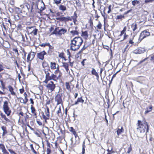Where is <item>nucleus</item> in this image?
Returning <instances> with one entry per match:
<instances>
[{
    "instance_id": "obj_25",
    "label": "nucleus",
    "mask_w": 154,
    "mask_h": 154,
    "mask_svg": "<svg viewBox=\"0 0 154 154\" xmlns=\"http://www.w3.org/2000/svg\"><path fill=\"white\" fill-rule=\"evenodd\" d=\"M62 66L64 67L67 71L68 70V64L66 63H63Z\"/></svg>"
},
{
    "instance_id": "obj_46",
    "label": "nucleus",
    "mask_w": 154,
    "mask_h": 154,
    "mask_svg": "<svg viewBox=\"0 0 154 154\" xmlns=\"http://www.w3.org/2000/svg\"><path fill=\"white\" fill-rule=\"evenodd\" d=\"M111 7H112V6L111 5H110L109 6V7H108V9H109V10L107 12V13L108 14H109V13H110L111 11Z\"/></svg>"
},
{
    "instance_id": "obj_64",
    "label": "nucleus",
    "mask_w": 154,
    "mask_h": 154,
    "mask_svg": "<svg viewBox=\"0 0 154 154\" xmlns=\"http://www.w3.org/2000/svg\"><path fill=\"white\" fill-rule=\"evenodd\" d=\"M78 95V94L77 93H75V98H76L77 97V96Z\"/></svg>"
},
{
    "instance_id": "obj_40",
    "label": "nucleus",
    "mask_w": 154,
    "mask_h": 154,
    "mask_svg": "<svg viewBox=\"0 0 154 154\" xmlns=\"http://www.w3.org/2000/svg\"><path fill=\"white\" fill-rule=\"evenodd\" d=\"M97 27L99 29H100L101 28L102 25L100 23H99L97 26Z\"/></svg>"
},
{
    "instance_id": "obj_6",
    "label": "nucleus",
    "mask_w": 154,
    "mask_h": 154,
    "mask_svg": "<svg viewBox=\"0 0 154 154\" xmlns=\"http://www.w3.org/2000/svg\"><path fill=\"white\" fill-rule=\"evenodd\" d=\"M150 35V32L147 30H146L142 31L140 34V38L142 40L146 37Z\"/></svg>"
},
{
    "instance_id": "obj_21",
    "label": "nucleus",
    "mask_w": 154,
    "mask_h": 154,
    "mask_svg": "<svg viewBox=\"0 0 154 154\" xmlns=\"http://www.w3.org/2000/svg\"><path fill=\"white\" fill-rule=\"evenodd\" d=\"M84 100L82 99V97L78 98L77 101L75 102V104H77L79 102L83 103Z\"/></svg>"
},
{
    "instance_id": "obj_33",
    "label": "nucleus",
    "mask_w": 154,
    "mask_h": 154,
    "mask_svg": "<svg viewBox=\"0 0 154 154\" xmlns=\"http://www.w3.org/2000/svg\"><path fill=\"white\" fill-rule=\"evenodd\" d=\"M30 147L31 148V150L35 154H37V152L36 151L34 150V149L33 147V145L32 144H31L30 145Z\"/></svg>"
},
{
    "instance_id": "obj_45",
    "label": "nucleus",
    "mask_w": 154,
    "mask_h": 154,
    "mask_svg": "<svg viewBox=\"0 0 154 154\" xmlns=\"http://www.w3.org/2000/svg\"><path fill=\"white\" fill-rule=\"evenodd\" d=\"M28 101V99L27 97H25L24 99L23 100V103L26 104Z\"/></svg>"
},
{
    "instance_id": "obj_16",
    "label": "nucleus",
    "mask_w": 154,
    "mask_h": 154,
    "mask_svg": "<svg viewBox=\"0 0 154 154\" xmlns=\"http://www.w3.org/2000/svg\"><path fill=\"white\" fill-rule=\"evenodd\" d=\"M9 91L10 92L11 95H15L16 93L14 91L13 88L11 86H9L8 87Z\"/></svg>"
},
{
    "instance_id": "obj_39",
    "label": "nucleus",
    "mask_w": 154,
    "mask_h": 154,
    "mask_svg": "<svg viewBox=\"0 0 154 154\" xmlns=\"http://www.w3.org/2000/svg\"><path fill=\"white\" fill-rule=\"evenodd\" d=\"M66 88L68 90H70V87L69 83H66Z\"/></svg>"
},
{
    "instance_id": "obj_56",
    "label": "nucleus",
    "mask_w": 154,
    "mask_h": 154,
    "mask_svg": "<svg viewBox=\"0 0 154 154\" xmlns=\"http://www.w3.org/2000/svg\"><path fill=\"white\" fill-rule=\"evenodd\" d=\"M37 124L39 125H42V123L40 121H37Z\"/></svg>"
},
{
    "instance_id": "obj_24",
    "label": "nucleus",
    "mask_w": 154,
    "mask_h": 154,
    "mask_svg": "<svg viewBox=\"0 0 154 154\" xmlns=\"http://www.w3.org/2000/svg\"><path fill=\"white\" fill-rule=\"evenodd\" d=\"M91 73L93 75H95L97 77H98V75L97 73L96 72L94 68H92Z\"/></svg>"
},
{
    "instance_id": "obj_14",
    "label": "nucleus",
    "mask_w": 154,
    "mask_h": 154,
    "mask_svg": "<svg viewBox=\"0 0 154 154\" xmlns=\"http://www.w3.org/2000/svg\"><path fill=\"white\" fill-rule=\"evenodd\" d=\"M67 32V29L64 28H62L58 30V35L61 36L62 35H64Z\"/></svg>"
},
{
    "instance_id": "obj_17",
    "label": "nucleus",
    "mask_w": 154,
    "mask_h": 154,
    "mask_svg": "<svg viewBox=\"0 0 154 154\" xmlns=\"http://www.w3.org/2000/svg\"><path fill=\"white\" fill-rule=\"evenodd\" d=\"M146 80L145 78L143 77H140L138 79L137 82L141 84H143Z\"/></svg>"
},
{
    "instance_id": "obj_30",
    "label": "nucleus",
    "mask_w": 154,
    "mask_h": 154,
    "mask_svg": "<svg viewBox=\"0 0 154 154\" xmlns=\"http://www.w3.org/2000/svg\"><path fill=\"white\" fill-rule=\"evenodd\" d=\"M45 112L46 116L48 117H49L50 116L49 110V108L48 107H46V110L45 111Z\"/></svg>"
},
{
    "instance_id": "obj_2",
    "label": "nucleus",
    "mask_w": 154,
    "mask_h": 154,
    "mask_svg": "<svg viewBox=\"0 0 154 154\" xmlns=\"http://www.w3.org/2000/svg\"><path fill=\"white\" fill-rule=\"evenodd\" d=\"M83 42V40L80 37H75L71 40L70 44V49L73 51H76L79 49Z\"/></svg>"
},
{
    "instance_id": "obj_38",
    "label": "nucleus",
    "mask_w": 154,
    "mask_h": 154,
    "mask_svg": "<svg viewBox=\"0 0 154 154\" xmlns=\"http://www.w3.org/2000/svg\"><path fill=\"white\" fill-rule=\"evenodd\" d=\"M57 29H56L54 30V32H52V34H55L56 35H58V31H57L56 30Z\"/></svg>"
},
{
    "instance_id": "obj_29",
    "label": "nucleus",
    "mask_w": 154,
    "mask_h": 154,
    "mask_svg": "<svg viewBox=\"0 0 154 154\" xmlns=\"http://www.w3.org/2000/svg\"><path fill=\"white\" fill-rule=\"evenodd\" d=\"M82 35L84 37L85 39L87 38L88 37V33L87 32L85 31L82 33Z\"/></svg>"
},
{
    "instance_id": "obj_43",
    "label": "nucleus",
    "mask_w": 154,
    "mask_h": 154,
    "mask_svg": "<svg viewBox=\"0 0 154 154\" xmlns=\"http://www.w3.org/2000/svg\"><path fill=\"white\" fill-rule=\"evenodd\" d=\"M107 151L108 152V153H107V154H111L112 153H114V152L112 150H111V149L110 150L109 149H107Z\"/></svg>"
},
{
    "instance_id": "obj_52",
    "label": "nucleus",
    "mask_w": 154,
    "mask_h": 154,
    "mask_svg": "<svg viewBox=\"0 0 154 154\" xmlns=\"http://www.w3.org/2000/svg\"><path fill=\"white\" fill-rule=\"evenodd\" d=\"M85 145H83L82 146V154H84L85 149Z\"/></svg>"
},
{
    "instance_id": "obj_55",
    "label": "nucleus",
    "mask_w": 154,
    "mask_h": 154,
    "mask_svg": "<svg viewBox=\"0 0 154 154\" xmlns=\"http://www.w3.org/2000/svg\"><path fill=\"white\" fill-rule=\"evenodd\" d=\"M30 103L32 104H34V102L33 101V99L31 98L30 99Z\"/></svg>"
},
{
    "instance_id": "obj_23",
    "label": "nucleus",
    "mask_w": 154,
    "mask_h": 154,
    "mask_svg": "<svg viewBox=\"0 0 154 154\" xmlns=\"http://www.w3.org/2000/svg\"><path fill=\"white\" fill-rule=\"evenodd\" d=\"M1 116L2 118L4 119L6 122H10V120L6 117L5 115L2 114H1Z\"/></svg>"
},
{
    "instance_id": "obj_4",
    "label": "nucleus",
    "mask_w": 154,
    "mask_h": 154,
    "mask_svg": "<svg viewBox=\"0 0 154 154\" xmlns=\"http://www.w3.org/2000/svg\"><path fill=\"white\" fill-rule=\"evenodd\" d=\"M3 108L5 113L7 116H9L10 115L11 111L8 106V101H5L4 102L3 105Z\"/></svg>"
},
{
    "instance_id": "obj_3",
    "label": "nucleus",
    "mask_w": 154,
    "mask_h": 154,
    "mask_svg": "<svg viewBox=\"0 0 154 154\" xmlns=\"http://www.w3.org/2000/svg\"><path fill=\"white\" fill-rule=\"evenodd\" d=\"M61 75V73L59 70V65H57V69L55 71L54 73H52L50 75L48 80H53L54 81H56L60 78Z\"/></svg>"
},
{
    "instance_id": "obj_12",
    "label": "nucleus",
    "mask_w": 154,
    "mask_h": 154,
    "mask_svg": "<svg viewBox=\"0 0 154 154\" xmlns=\"http://www.w3.org/2000/svg\"><path fill=\"white\" fill-rule=\"evenodd\" d=\"M124 131V129L122 127H119L117 130V133L118 137L120 138H122V137L119 136V135Z\"/></svg>"
},
{
    "instance_id": "obj_20",
    "label": "nucleus",
    "mask_w": 154,
    "mask_h": 154,
    "mask_svg": "<svg viewBox=\"0 0 154 154\" xmlns=\"http://www.w3.org/2000/svg\"><path fill=\"white\" fill-rule=\"evenodd\" d=\"M56 63L55 62H51L50 63V67L51 69H54L56 68Z\"/></svg>"
},
{
    "instance_id": "obj_49",
    "label": "nucleus",
    "mask_w": 154,
    "mask_h": 154,
    "mask_svg": "<svg viewBox=\"0 0 154 154\" xmlns=\"http://www.w3.org/2000/svg\"><path fill=\"white\" fill-rule=\"evenodd\" d=\"M4 69V68L3 66L0 64V72L3 70Z\"/></svg>"
},
{
    "instance_id": "obj_35",
    "label": "nucleus",
    "mask_w": 154,
    "mask_h": 154,
    "mask_svg": "<svg viewBox=\"0 0 154 154\" xmlns=\"http://www.w3.org/2000/svg\"><path fill=\"white\" fill-rule=\"evenodd\" d=\"M124 18V16L123 15H118L117 17V19L122 20V18Z\"/></svg>"
},
{
    "instance_id": "obj_59",
    "label": "nucleus",
    "mask_w": 154,
    "mask_h": 154,
    "mask_svg": "<svg viewBox=\"0 0 154 154\" xmlns=\"http://www.w3.org/2000/svg\"><path fill=\"white\" fill-rule=\"evenodd\" d=\"M128 36V35H126V33H125V35H124V39H126Z\"/></svg>"
},
{
    "instance_id": "obj_1",
    "label": "nucleus",
    "mask_w": 154,
    "mask_h": 154,
    "mask_svg": "<svg viewBox=\"0 0 154 154\" xmlns=\"http://www.w3.org/2000/svg\"><path fill=\"white\" fill-rule=\"evenodd\" d=\"M137 125V131L139 136L142 137L146 135L149 131V127L147 123L144 121L138 120Z\"/></svg>"
},
{
    "instance_id": "obj_51",
    "label": "nucleus",
    "mask_w": 154,
    "mask_h": 154,
    "mask_svg": "<svg viewBox=\"0 0 154 154\" xmlns=\"http://www.w3.org/2000/svg\"><path fill=\"white\" fill-rule=\"evenodd\" d=\"M45 80L43 81V82L47 84L48 83V81L50 80H48L47 78H45Z\"/></svg>"
},
{
    "instance_id": "obj_9",
    "label": "nucleus",
    "mask_w": 154,
    "mask_h": 154,
    "mask_svg": "<svg viewBox=\"0 0 154 154\" xmlns=\"http://www.w3.org/2000/svg\"><path fill=\"white\" fill-rule=\"evenodd\" d=\"M145 51V49L143 48H139L134 50L133 51V53L137 54L143 53Z\"/></svg>"
},
{
    "instance_id": "obj_19",
    "label": "nucleus",
    "mask_w": 154,
    "mask_h": 154,
    "mask_svg": "<svg viewBox=\"0 0 154 154\" xmlns=\"http://www.w3.org/2000/svg\"><path fill=\"white\" fill-rule=\"evenodd\" d=\"M30 109L31 110V112L35 116H36L37 115L36 110L32 105H31Z\"/></svg>"
},
{
    "instance_id": "obj_62",
    "label": "nucleus",
    "mask_w": 154,
    "mask_h": 154,
    "mask_svg": "<svg viewBox=\"0 0 154 154\" xmlns=\"http://www.w3.org/2000/svg\"><path fill=\"white\" fill-rule=\"evenodd\" d=\"M107 149H109L110 150L111 149V150H112V146L109 147Z\"/></svg>"
},
{
    "instance_id": "obj_8",
    "label": "nucleus",
    "mask_w": 154,
    "mask_h": 154,
    "mask_svg": "<svg viewBox=\"0 0 154 154\" xmlns=\"http://www.w3.org/2000/svg\"><path fill=\"white\" fill-rule=\"evenodd\" d=\"M47 54L45 51H43L37 54V58L41 60H43L44 58V56Z\"/></svg>"
},
{
    "instance_id": "obj_32",
    "label": "nucleus",
    "mask_w": 154,
    "mask_h": 154,
    "mask_svg": "<svg viewBox=\"0 0 154 154\" xmlns=\"http://www.w3.org/2000/svg\"><path fill=\"white\" fill-rule=\"evenodd\" d=\"M139 3V1L137 0H134L132 2V5L134 6H135L137 4H138Z\"/></svg>"
},
{
    "instance_id": "obj_36",
    "label": "nucleus",
    "mask_w": 154,
    "mask_h": 154,
    "mask_svg": "<svg viewBox=\"0 0 154 154\" xmlns=\"http://www.w3.org/2000/svg\"><path fill=\"white\" fill-rule=\"evenodd\" d=\"M69 131L72 132L73 134H75V133L76 132L75 129L72 127H71L69 129Z\"/></svg>"
},
{
    "instance_id": "obj_7",
    "label": "nucleus",
    "mask_w": 154,
    "mask_h": 154,
    "mask_svg": "<svg viewBox=\"0 0 154 154\" xmlns=\"http://www.w3.org/2000/svg\"><path fill=\"white\" fill-rule=\"evenodd\" d=\"M56 19L57 20H59L61 21H64V22H66L69 20H72V18L70 17H57Z\"/></svg>"
},
{
    "instance_id": "obj_37",
    "label": "nucleus",
    "mask_w": 154,
    "mask_h": 154,
    "mask_svg": "<svg viewBox=\"0 0 154 154\" xmlns=\"http://www.w3.org/2000/svg\"><path fill=\"white\" fill-rule=\"evenodd\" d=\"M132 147L131 144L130 145V146L128 148V151L127 152V153H129L130 152L132 151Z\"/></svg>"
},
{
    "instance_id": "obj_61",
    "label": "nucleus",
    "mask_w": 154,
    "mask_h": 154,
    "mask_svg": "<svg viewBox=\"0 0 154 154\" xmlns=\"http://www.w3.org/2000/svg\"><path fill=\"white\" fill-rule=\"evenodd\" d=\"M19 114L21 115L22 116H23V113L22 112H20L19 113Z\"/></svg>"
},
{
    "instance_id": "obj_50",
    "label": "nucleus",
    "mask_w": 154,
    "mask_h": 154,
    "mask_svg": "<svg viewBox=\"0 0 154 154\" xmlns=\"http://www.w3.org/2000/svg\"><path fill=\"white\" fill-rule=\"evenodd\" d=\"M147 58H145V59H144L143 60H141L138 63V64H141V63H143V62L144 61H145L147 59Z\"/></svg>"
},
{
    "instance_id": "obj_57",
    "label": "nucleus",
    "mask_w": 154,
    "mask_h": 154,
    "mask_svg": "<svg viewBox=\"0 0 154 154\" xmlns=\"http://www.w3.org/2000/svg\"><path fill=\"white\" fill-rule=\"evenodd\" d=\"M86 60V59H84L81 62L83 66H84V61Z\"/></svg>"
},
{
    "instance_id": "obj_48",
    "label": "nucleus",
    "mask_w": 154,
    "mask_h": 154,
    "mask_svg": "<svg viewBox=\"0 0 154 154\" xmlns=\"http://www.w3.org/2000/svg\"><path fill=\"white\" fill-rule=\"evenodd\" d=\"M61 112V108L60 107V106L58 109V110L57 112V113L58 115H59V114Z\"/></svg>"
},
{
    "instance_id": "obj_13",
    "label": "nucleus",
    "mask_w": 154,
    "mask_h": 154,
    "mask_svg": "<svg viewBox=\"0 0 154 154\" xmlns=\"http://www.w3.org/2000/svg\"><path fill=\"white\" fill-rule=\"evenodd\" d=\"M27 28L29 29H32V30L31 32V33H33L34 35H37V32L38 30L37 29H36L35 28V26L28 27H27Z\"/></svg>"
},
{
    "instance_id": "obj_54",
    "label": "nucleus",
    "mask_w": 154,
    "mask_h": 154,
    "mask_svg": "<svg viewBox=\"0 0 154 154\" xmlns=\"http://www.w3.org/2000/svg\"><path fill=\"white\" fill-rule=\"evenodd\" d=\"M24 91V89L23 88L20 89V93L21 94H22Z\"/></svg>"
},
{
    "instance_id": "obj_47",
    "label": "nucleus",
    "mask_w": 154,
    "mask_h": 154,
    "mask_svg": "<svg viewBox=\"0 0 154 154\" xmlns=\"http://www.w3.org/2000/svg\"><path fill=\"white\" fill-rule=\"evenodd\" d=\"M46 152H47V154H49L50 153L51 150L49 148H47Z\"/></svg>"
},
{
    "instance_id": "obj_34",
    "label": "nucleus",
    "mask_w": 154,
    "mask_h": 154,
    "mask_svg": "<svg viewBox=\"0 0 154 154\" xmlns=\"http://www.w3.org/2000/svg\"><path fill=\"white\" fill-rule=\"evenodd\" d=\"M75 3L77 6L80 7L81 6L80 1L79 0H76Z\"/></svg>"
},
{
    "instance_id": "obj_28",
    "label": "nucleus",
    "mask_w": 154,
    "mask_h": 154,
    "mask_svg": "<svg viewBox=\"0 0 154 154\" xmlns=\"http://www.w3.org/2000/svg\"><path fill=\"white\" fill-rule=\"evenodd\" d=\"M42 66L44 68L45 67H47L48 68H49L48 66V63L45 61H44L42 62Z\"/></svg>"
},
{
    "instance_id": "obj_31",
    "label": "nucleus",
    "mask_w": 154,
    "mask_h": 154,
    "mask_svg": "<svg viewBox=\"0 0 154 154\" xmlns=\"http://www.w3.org/2000/svg\"><path fill=\"white\" fill-rule=\"evenodd\" d=\"M70 33H71L73 35H77L78 34V32L76 30H73L70 32Z\"/></svg>"
},
{
    "instance_id": "obj_41",
    "label": "nucleus",
    "mask_w": 154,
    "mask_h": 154,
    "mask_svg": "<svg viewBox=\"0 0 154 154\" xmlns=\"http://www.w3.org/2000/svg\"><path fill=\"white\" fill-rule=\"evenodd\" d=\"M62 0H54L55 3L57 5L60 4Z\"/></svg>"
},
{
    "instance_id": "obj_18",
    "label": "nucleus",
    "mask_w": 154,
    "mask_h": 154,
    "mask_svg": "<svg viewBox=\"0 0 154 154\" xmlns=\"http://www.w3.org/2000/svg\"><path fill=\"white\" fill-rule=\"evenodd\" d=\"M1 129L3 131L2 133V136H5L7 133L6 128L5 126H2L1 127Z\"/></svg>"
},
{
    "instance_id": "obj_42",
    "label": "nucleus",
    "mask_w": 154,
    "mask_h": 154,
    "mask_svg": "<svg viewBox=\"0 0 154 154\" xmlns=\"http://www.w3.org/2000/svg\"><path fill=\"white\" fill-rule=\"evenodd\" d=\"M126 27L125 26L124 27L123 30L121 32V33H122L123 34H125V32L126 31Z\"/></svg>"
},
{
    "instance_id": "obj_27",
    "label": "nucleus",
    "mask_w": 154,
    "mask_h": 154,
    "mask_svg": "<svg viewBox=\"0 0 154 154\" xmlns=\"http://www.w3.org/2000/svg\"><path fill=\"white\" fill-rule=\"evenodd\" d=\"M59 9L60 10L62 11H63L66 10V7L63 5H60L59 7Z\"/></svg>"
},
{
    "instance_id": "obj_15",
    "label": "nucleus",
    "mask_w": 154,
    "mask_h": 154,
    "mask_svg": "<svg viewBox=\"0 0 154 154\" xmlns=\"http://www.w3.org/2000/svg\"><path fill=\"white\" fill-rule=\"evenodd\" d=\"M55 99L57 101V104L61 103L62 102L61 97L60 95H57L55 97Z\"/></svg>"
},
{
    "instance_id": "obj_11",
    "label": "nucleus",
    "mask_w": 154,
    "mask_h": 154,
    "mask_svg": "<svg viewBox=\"0 0 154 154\" xmlns=\"http://www.w3.org/2000/svg\"><path fill=\"white\" fill-rule=\"evenodd\" d=\"M44 71L45 74V78H47L48 80L50 76V72H51L49 68H48L47 69H45Z\"/></svg>"
},
{
    "instance_id": "obj_26",
    "label": "nucleus",
    "mask_w": 154,
    "mask_h": 154,
    "mask_svg": "<svg viewBox=\"0 0 154 154\" xmlns=\"http://www.w3.org/2000/svg\"><path fill=\"white\" fill-rule=\"evenodd\" d=\"M131 27L133 31H134L137 29V24L136 23H133L131 25Z\"/></svg>"
},
{
    "instance_id": "obj_63",
    "label": "nucleus",
    "mask_w": 154,
    "mask_h": 154,
    "mask_svg": "<svg viewBox=\"0 0 154 154\" xmlns=\"http://www.w3.org/2000/svg\"><path fill=\"white\" fill-rule=\"evenodd\" d=\"M69 63H70V65L71 66H72L73 65V62H71L70 61V60H69Z\"/></svg>"
},
{
    "instance_id": "obj_22",
    "label": "nucleus",
    "mask_w": 154,
    "mask_h": 154,
    "mask_svg": "<svg viewBox=\"0 0 154 154\" xmlns=\"http://www.w3.org/2000/svg\"><path fill=\"white\" fill-rule=\"evenodd\" d=\"M152 106H150L149 107L147 108L145 112V114H146L151 111L152 109Z\"/></svg>"
},
{
    "instance_id": "obj_58",
    "label": "nucleus",
    "mask_w": 154,
    "mask_h": 154,
    "mask_svg": "<svg viewBox=\"0 0 154 154\" xmlns=\"http://www.w3.org/2000/svg\"><path fill=\"white\" fill-rule=\"evenodd\" d=\"M129 43L130 44H133L134 43V42L132 41V40L131 39L129 41Z\"/></svg>"
},
{
    "instance_id": "obj_5",
    "label": "nucleus",
    "mask_w": 154,
    "mask_h": 154,
    "mask_svg": "<svg viewBox=\"0 0 154 154\" xmlns=\"http://www.w3.org/2000/svg\"><path fill=\"white\" fill-rule=\"evenodd\" d=\"M46 88L52 92L54 91L56 87L55 84L54 83L53 81H51L50 83H48L46 86Z\"/></svg>"
},
{
    "instance_id": "obj_60",
    "label": "nucleus",
    "mask_w": 154,
    "mask_h": 154,
    "mask_svg": "<svg viewBox=\"0 0 154 154\" xmlns=\"http://www.w3.org/2000/svg\"><path fill=\"white\" fill-rule=\"evenodd\" d=\"M3 99L2 97H0V105L1 104L2 102V101Z\"/></svg>"
},
{
    "instance_id": "obj_53",
    "label": "nucleus",
    "mask_w": 154,
    "mask_h": 154,
    "mask_svg": "<svg viewBox=\"0 0 154 154\" xmlns=\"http://www.w3.org/2000/svg\"><path fill=\"white\" fill-rule=\"evenodd\" d=\"M150 60L154 63V55L151 56Z\"/></svg>"
},
{
    "instance_id": "obj_10",
    "label": "nucleus",
    "mask_w": 154,
    "mask_h": 154,
    "mask_svg": "<svg viewBox=\"0 0 154 154\" xmlns=\"http://www.w3.org/2000/svg\"><path fill=\"white\" fill-rule=\"evenodd\" d=\"M35 54V52H31L29 54L27 58V61H28L29 60L31 61L34 58Z\"/></svg>"
},
{
    "instance_id": "obj_44",
    "label": "nucleus",
    "mask_w": 154,
    "mask_h": 154,
    "mask_svg": "<svg viewBox=\"0 0 154 154\" xmlns=\"http://www.w3.org/2000/svg\"><path fill=\"white\" fill-rule=\"evenodd\" d=\"M5 148V146L3 144H0V148L2 150Z\"/></svg>"
}]
</instances>
